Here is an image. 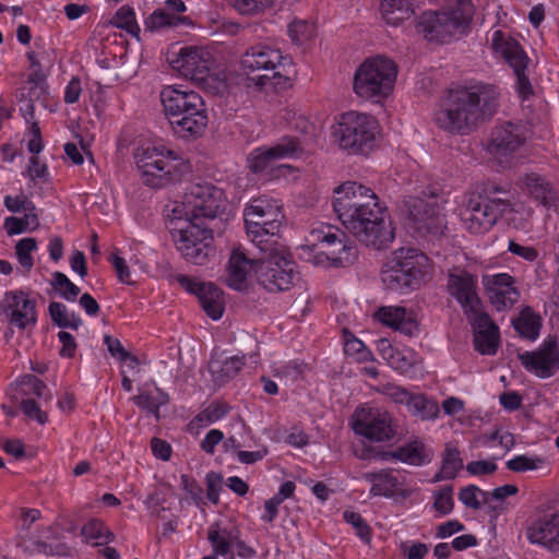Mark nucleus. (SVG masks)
Masks as SVG:
<instances>
[{
    "label": "nucleus",
    "mask_w": 559,
    "mask_h": 559,
    "mask_svg": "<svg viewBox=\"0 0 559 559\" xmlns=\"http://www.w3.org/2000/svg\"><path fill=\"white\" fill-rule=\"evenodd\" d=\"M176 281L188 293L198 297L205 313L213 320L222 318L225 309L223 292L213 283L199 282L197 278L179 274Z\"/></svg>",
    "instance_id": "nucleus-22"
},
{
    "label": "nucleus",
    "mask_w": 559,
    "mask_h": 559,
    "mask_svg": "<svg viewBox=\"0 0 559 559\" xmlns=\"http://www.w3.org/2000/svg\"><path fill=\"white\" fill-rule=\"evenodd\" d=\"M400 550L405 559H424L428 554L429 548L425 543H413L403 542L400 545Z\"/></svg>",
    "instance_id": "nucleus-58"
},
{
    "label": "nucleus",
    "mask_w": 559,
    "mask_h": 559,
    "mask_svg": "<svg viewBox=\"0 0 559 559\" xmlns=\"http://www.w3.org/2000/svg\"><path fill=\"white\" fill-rule=\"evenodd\" d=\"M135 163L143 183L152 188H163L179 181L190 171L187 160L164 146L139 150Z\"/></svg>",
    "instance_id": "nucleus-6"
},
{
    "label": "nucleus",
    "mask_w": 559,
    "mask_h": 559,
    "mask_svg": "<svg viewBox=\"0 0 559 559\" xmlns=\"http://www.w3.org/2000/svg\"><path fill=\"white\" fill-rule=\"evenodd\" d=\"M381 393L396 404H403L407 406L412 392L407 389L393 383H386L382 386Z\"/></svg>",
    "instance_id": "nucleus-55"
},
{
    "label": "nucleus",
    "mask_w": 559,
    "mask_h": 559,
    "mask_svg": "<svg viewBox=\"0 0 559 559\" xmlns=\"http://www.w3.org/2000/svg\"><path fill=\"white\" fill-rule=\"evenodd\" d=\"M397 67L393 60L377 56L365 60L356 70L354 91L364 98L388 96L394 86Z\"/></svg>",
    "instance_id": "nucleus-9"
},
{
    "label": "nucleus",
    "mask_w": 559,
    "mask_h": 559,
    "mask_svg": "<svg viewBox=\"0 0 559 559\" xmlns=\"http://www.w3.org/2000/svg\"><path fill=\"white\" fill-rule=\"evenodd\" d=\"M438 198L439 190L430 187L423 191V197H411L405 201L408 226L420 236H441L447 227Z\"/></svg>",
    "instance_id": "nucleus-13"
},
{
    "label": "nucleus",
    "mask_w": 559,
    "mask_h": 559,
    "mask_svg": "<svg viewBox=\"0 0 559 559\" xmlns=\"http://www.w3.org/2000/svg\"><path fill=\"white\" fill-rule=\"evenodd\" d=\"M22 412L29 418L35 419L38 424L45 425L48 421V415L39 408L38 403L33 399H24L21 401Z\"/></svg>",
    "instance_id": "nucleus-57"
},
{
    "label": "nucleus",
    "mask_w": 559,
    "mask_h": 559,
    "mask_svg": "<svg viewBox=\"0 0 559 559\" xmlns=\"http://www.w3.org/2000/svg\"><path fill=\"white\" fill-rule=\"evenodd\" d=\"M447 288L449 294L461 305L464 313L481 307L477 295V277L466 270L453 269L448 274Z\"/></svg>",
    "instance_id": "nucleus-24"
},
{
    "label": "nucleus",
    "mask_w": 559,
    "mask_h": 559,
    "mask_svg": "<svg viewBox=\"0 0 559 559\" xmlns=\"http://www.w3.org/2000/svg\"><path fill=\"white\" fill-rule=\"evenodd\" d=\"M527 538L555 554H559V513L545 515L527 528Z\"/></svg>",
    "instance_id": "nucleus-28"
},
{
    "label": "nucleus",
    "mask_w": 559,
    "mask_h": 559,
    "mask_svg": "<svg viewBox=\"0 0 559 559\" xmlns=\"http://www.w3.org/2000/svg\"><path fill=\"white\" fill-rule=\"evenodd\" d=\"M441 467L445 471V474L451 475L453 479L456 477L459 471L463 468V460L460 456V451L452 443L445 445Z\"/></svg>",
    "instance_id": "nucleus-45"
},
{
    "label": "nucleus",
    "mask_w": 559,
    "mask_h": 559,
    "mask_svg": "<svg viewBox=\"0 0 559 559\" xmlns=\"http://www.w3.org/2000/svg\"><path fill=\"white\" fill-rule=\"evenodd\" d=\"M251 260L247 259L243 252L236 249L231 252L228 261L227 284L229 287L241 290L246 286L248 266Z\"/></svg>",
    "instance_id": "nucleus-35"
},
{
    "label": "nucleus",
    "mask_w": 559,
    "mask_h": 559,
    "mask_svg": "<svg viewBox=\"0 0 559 559\" xmlns=\"http://www.w3.org/2000/svg\"><path fill=\"white\" fill-rule=\"evenodd\" d=\"M270 150L276 160L297 157L301 152L298 139L293 136L282 138L273 146H270Z\"/></svg>",
    "instance_id": "nucleus-41"
},
{
    "label": "nucleus",
    "mask_w": 559,
    "mask_h": 559,
    "mask_svg": "<svg viewBox=\"0 0 559 559\" xmlns=\"http://www.w3.org/2000/svg\"><path fill=\"white\" fill-rule=\"evenodd\" d=\"M36 228L38 226V217L34 212H26L23 217H7L4 228L8 235H17L24 233L28 227Z\"/></svg>",
    "instance_id": "nucleus-43"
},
{
    "label": "nucleus",
    "mask_w": 559,
    "mask_h": 559,
    "mask_svg": "<svg viewBox=\"0 0 559 559\" xmlns=\"http://www.w3.org/2000/svg\"><path fill=\"white\" fill-rule=\"evenodd\" d=\"M183 20L185 17L175 16L170 13L157 10L148 16L145 24L148 29H158L166 26H176Z\"/></svg>",
    "instance_id": "nucleus-53"
},
{
    "label": "nucleus",
    "mask_w": 559,
    "mask_h": 559,
    "mask_svg": "<svg viewBox=\"0 0 559 559\" xmlns=\"http://www.w3.org/2000/svg\"><path fill=\"white\" fill-rule=\"evenodd\" d=\"M545 464V459L540 456H526V455H518L511 460H509L506 465L507 467L516 473L527 472L540 468Z\"/></svg>",
    "instance_id": "nucleus-48"
},
{
    "label": "nucleus",
    "mask_w": 559,
    "mask_h": 559,
    "mask_svg": "<svg viewBox=\"0 0 559 559\" xmlns=\"http://www.w3.org/2000/svg\"><path fill=\"white\" fill-rule=\"evenodd\" d=\"M428 257L413 248H400L383 264L381 280L386 289L408 293L418 289L430 275Z\"/></svg>",
    "instance_id": "nucleus-4"
},
{
    "label": "nucleus",
    "mask_w": 559,
    "mask_h": 559,
    "mask_svg": "<svg viewBox=\"0 0 559 559\" xmlns=\"http://www.w3.org/2000/svg\"><path fill=\"white\" fill-rule=\"evenodd\" d=\"M81 533L85 537L86 540L104 538V542L95 543L94 546H98L102 544H108V543L112 542L115 538V535L108 530V527L100 520H97V519L90 520L82 527Z\"/></svg>",
    "instance_id": "nucleus-39"
},
{
    "label": "nucleus",
    "mask_w": 559,
    "mask_h": 559,
    "mask_svg": "<svg viewBox=\"0 0 559 559\" xmlns=\"http://www.w3.org/2000/svg\"><path fill=\"white\" fill-rule=\"evenodd\" d=\"M275 160L276 158H274L270 147L264 146L255 148L250 154L249 164L251 170L254 173H262Z\"/></svg>",
    "instance_id": "nucleus-51"
},
{
    "label": "nucleus",
    "mask_w": 559,
    "mask_h": 559,
    "mask_svg": "<svg viewBox=\"0 0 559 559\" xmlns=\"http://www.w3.org/2000/svg\"><path fill=\"white\" fill-rule=\"evenodd\" d=\"M246 355L231 356L224 360L212 358L210 360V371L216 382L224 384L235 378L245 365Z\"/></svg>",
    "instance_id": "nucleus-32"
},
{
    "label": "nucleus",
    "mask_w": 559,
    "mask_h": 559,
    "mask_svg": "<svg viewBox=\"0 0 559 559\" xmlns=\"http://www.w3.org/2000/svg\"><path fill=\"white\" fill-rule=\"evenodd\" d=\"M406 407L413 416L419 417L423 420L435 419L439 415L438 403L421 393H412Z\"/></svg>",
    "instance_id": "nucleus-37"
},
{
    "label": "nucleus",
    "mask_w": 559,
    "mask_h": 559,
    "mask_svg": "<svg viewBox=\"0 0 559 559\" xmlns=\"http://www.w3.org/2000/svg\"><path fill=\"white\" fill-rule=\"evenodd\" d=\"M484 492L476 485H469L462 488L459 492L460 501L467 508L478 510L481 507L480 501L477 499V493Z\"/></svg>",
    "instance_id": "nucleus-59"
},
{
    "label": "nucleus",
    "mask_w": 559,
    "mask_h": 559,
    "mask_svg": "<svg viewBox=\"0 0 559 559\" xmlns=\"http://www.w3.org/2000/svg\"><path fill=\"white\" fill-rule=\"evenodd\" d=\"M186 226L173 228L171 236L182 258L197 265L204 264L214 254L212 246L214 234L221 235L223 229L203 223L185 221Z\"/></svg>",
    "instance_id": "nucleus-12"
},
{
    "label": "nucleus",
    "mask_w": 559,
    "mask_h": 559,
    "mask_svg": "<svg viewBox=\"0 0 559 559\" xmlns=\"http://www.w3.org/2000/svg\"><path fill=\"white\" fill-rule=\"evenodd\" d=\"M378 205H381L378 195L370 188L356 181L344 182L334 190L333 210L338 219Z\"/></svg>",
    "instance_id": "nucleus-19"
},
{
    "label": "nucleus",
    "mask_w": 559,
    "mask_h": 559,
    "mask_svg": "<svg viewBox=\"0 0 559 559\" xmlns=\"http://www.w3.org/2000/svg\"><path fill=\"white\" fill-rule=\"evenodd\" d=\"M284 214L277 201L260 197L253 199L243 211L247 235L260 250L263 247H278L276 237L280 234Z\"/></svg>",
    "instance_id": "nucleus-8"
},
{
    "label": "nucleus",
    "mask_w": 559,
    "mask_h": 559,
    "mask_svg": "<svg viewBox=\"0 0 559 559\" xmlns=\"http://www.w3.org/2000/svg\"><path fill=\"white\" fill-rule=\"evenodd\" d=\"M512 324L523 338L535 341L539 336L542 328L540 317L530 307L522 310L520 316L512 321Z\"/></svg>",
    "instance_id": "nucleus-36"
},
{
    "label": "nucleus",
    "mask_w": 559,
    "mask_h": 559,
    "mask_svg": "<svg viewBox=\"0 0 559 559\" xmlns=\"http://www.w3.org/2000/svg\"><path fill=\"white\" fill-rule=\"evenodd\" d=\"M378 320L394 330H397L405 335L412 336L418 331V323L412 317V313L404 307L386 306L381 307L376 313Z\"/></svg>",
    "instance_id": "nucleus-30"
},
{
    "label": "nucleus",
    "mask_w": 559,
    "mask_h": 559,
    "mask_svg": "<svg viewBox=\"0 0 559 559\" xmlns=\"http://www.w3.org/2000/svg\"><path fill=\"white\" fill-rule=\"evenodd\" d=\"M260 251L265 255L258 260V282L271 293L290 289L299 280L296 263L278 247H263Z\"/></svg>",
    "instance_id": "nucleus-10"
},
{
    "label": "nucleus",
    "mask_w": 559,
    "mask_h": 559,
    "mask_svg": "<svg viewBox=\"0 0 559 559\" xmlns=\"http://www.w3.org/2000/svg\"><path fill=\"white\" fill-rule=\"evenodd\" d=\"M112 24L118 28L126 29L134 36H138L140 33V27L135 21L134 10L129 5H123L116 12L112 19Z\"/></svg>",
    "instance_id": "nucleus-44"
},
{
    "label": "nucleus",
    "mask_w": 559,
    "mask_h": 559,
    "mask_svg": "<svg viewBox=\"0 0 559 559\" xmlns=\"http://www.w3.org/2000/svg\"><path fill=\"white\" fill-rule=\"evenodd\" d=\"M499 107V91L479 83L450 90L433 114L437 127L451 135H468L489 121Z\"/></svg>",
    "instance_id": "nucleus-1"
},
{
    "label": "nucleus",
    "mask_w": 559,
    "mask_h": 559,
    "mask_svg": "<svg viewBox=\"0 0 559 559\" xmlns=\"http://www.w3.org/2000/svg\"><path fill=\"white\" fill-rule=\"evenodd\" d=\"M433 508L441 515H447L453 511V486H445L433 493Z\"/></svg>",
    "instance_id": "nucleus-50"
},
{
    "label": "nucleus",
    "mask_w": 559,
    "mask_h": 559,
    "mask_svg": "<svg viewBox=\"0 0 559 559\" xmlns=\"http://www.w3.org/2000/svg\"><path fill=\"white\" fill-rule=\"evenodd\" d=\"M4 301L7 302L4 313L11 325L22 330L28 325H35L36 304L24 292L7 293Z\"/></svg>",
    "instance_id": "nucleus-27"
},
{
    "label": "nucleus",
    "mask_w": 559,
    "mask_h": 559,
    "mask_svg": "<svg viewBox=\"0 0 559 559\" xmlns=\"http://www.w3.org/2000/svg\"><path fill=\"white\" fill-rule=\"evenodd\" d=\"M491 47L495 52L499 53L513 69V73L516 76V91L519 96L522 99H528L534 94L533 86L525 73L530 58L520 43L507 36L502 31L497 29L492 34Z\"/></svg>",
    "instance_id": "nucleus-16"
},
{
    "label": "nucleus",
    "mask_w": 559,
    "mask_h": 559,
    "mask_svg": "<svg viewBox=\"0 0 559 559\" xmlns=\"http://www.w3.org/2000/svg\"><path fill=\"white\" fill-rule=\"evenodd\" d=\"M525 186L532 198L545 207H551L557 204V192L545 177L535 173L528 174L525 178Z\"/></svg>",
    "instance_id": "nucleus-31"
},
{
    "label": "nucleus",
    "mask_w": 559,
    "mask_h": 559,
    "mask_svg": "<svg viewBox=\"0 0 559 559\" xmlns=\"http://www.w3.org/2000/svg\"><path fill=\"white\" fill-rule=\"evenodd\" d=\"M524 369L540 379H547L559 371V344L557 337L548 336L538 348L519 353Z\"/></svg>",
    "instance_id": "nucleus-21"
},
{
    "label": "nucleus",
    "mask_w": 559,
    "mask_h": 559,
    "mask_svg": "<svg viewBox=\"0 0 559 559\" xmlns=\"http://www.w3.org/2000/svg\"><path fill=\"white\" fill-rule=\"evenodd\" d=\"M312 237L320 248L313 257V263L322 266H348L358 255L357 246L348 239L346 234L336 227L328 226L312 231Z\"/></svg>",
    "instance_id": "nucleus-14"
},
{
    "label": "nucleus",
    "mask_w": 559,
    "mask_h": 559,
    "mask_svg": "<svg viewBox=\"0 0 559 559\" xmlns=\"http://www.w3.org/2000/svg\"><path fill=\"white\" fill-rule=\"evenodd\" d=\"M171 67L183 78L203 84L207 81L214 67L210 51L198 47H183L169 59Z\"/></svg>",
    "instance_id": "nucleus-20"
},
{
    "label": "nucleus",
    "mask_w": 559,
    "mask_h": 559,
    "mask_svg": "<svg viewBox=\"0 0 559 559\" xmlns=\"http://www.w3.org/2000/svg\"><path fill=\"white\" fill-rule=\"evenodd\" d=\"M234 8L245 15H257L263 13L275 3V0H230Z\"/></svg>",
    "instance_id": "nucleus-47"
},
{
    "label": "nucleus",
    "mask_w": 559,
    "mask_h": 559,
    "mask_svg": "<svg viewBox=\"0 0 559 559\" xmlns=\"http://www.w3.org/2000/svg\"><path fill=\"white\" fill-rule=\"evenodd\" d=\"M104 343L107 345V349L111 356L118 357V359L121 361L129 360L132 368L140 365L139 358L132 355L130 352L126 350L118 338L110 335H105Z\"/></svg>",
    "instance_id": "nucleus-49"
},
{
    "label": "nucleus",
    "mask_w": 559,
    "mask_h": 559,
    "mask_svg": "<svg viewBox=\"0 0 559 559\" xmlns=\"http://www.w3.org/2000/svg\"><path fill=\"white\" fill-rule=\"evenodd\" d=\"M512 205L509 199L471 198L462 211L464 227L472 234L488 231L499 217Z\"/></svg>",
    "instance_id": "nucleus-18"
},
{
    "label": "nucleus",
    "mask_w": 559,
    "mask_h": 559,
    "mask_svg": "<svg viewBox=\"0 0 559 559\" xmlns=\"http://www.w3.org/2000/svg\"><path fill=\"white\" fill-rule=\"evenodd\" d=\"M343 516L344 520L356 530V534L364 542L369 543L371 540V530L359 513L345 511Z\"/></svg>",
    "instance_id": "nucleus-54"
},
{
    "label": "nucleus",
    "mask_w": 559,
    "mask_h": 559,
    "mask_svg": "<svg viewBox=\"0 0 559 559\" xmlns=\"http://www.w3.org/2000/svg\"><path fill=\"white\" fill-rule=\"evenodd\" d=\"M353 428L356 433L376 442L391 440L396 433L391 415L379 411L357 413Z\"/></svg>",
    "instance_id": "nucleus-25"
},
{
    "label": "nucleus",
    "mask_w": 559,
    "mask_h": 559,
    "mask_svg": "<svg viewBox=\"0 0 559 559\" xmlns=\"http://www.w3.org/2000/svg\"><path fill=\"white\" fill-rule=\"evenodd\" d=\"M484 286L488 298L497 311L511 309L520 299V292L515 280L507 274L499 273L484 276Z\"/></svg>",
    "instance_id": "nucleus-26"
},
{
    "label": "nucleus",
    "mask_w": 559,
    "mask_h": 559,
    "mask_svg": "<svg viewBox=\"0 0 559 559\" xmlns=\"http://www.w3.org/2000/svg\"><path fill=\"white\" fill-rule=\"evenodd\" d=\"M333 133L342 148L366 154L373 147L378 122L370 115L348 111L341 116Z\"/></svg>",
    "instance_id": "nucleus-11"
},
{
    "label": "nucleus",
    "mask_w": 559,
    "mask_h": 559,
    "mask_svg": "<svg viewBox=\"0 0 559 559\" xmlns=\"http://www.w3.org/2000/svg\"><path fill=\"white\" fill-rule=\"evenodd\" d=\"M468 25L469 17L462 9L428 11L417 19L416 31L428 41L444 44L450 43L456 34L465 33Z\"/></svg>",
    "instance_id": "nucleus-15"
},
{
    "label": "nucleus",
    "mask_w": 559,
    "mask_h": 559,
    "mask_svg": "<svg viewBox=\"0 0 559 559\" xmlns=\"http://www.w3.org/2000/svg\"><path fill=\"white\" fill-rule=\"evenodd\" d=\"M379 455L381 460H399L414 466H421L431 461V453L427 450L425 443L418 439H414L394 451H383Z\"/></svg>",
    "instance_id": "nucleus-29"
},
{
    "label": "nucleus",
    "mask_w": 559,
    "mask_h": 559,
    "mask_svg": "<svg viewBox=\"0 0 559 559\" xmlns=\"http://www.w3.org/2000/svg\"><path fill=\"white\" fill-rule=\"evenodd\" d=\"M380 11L386 24L392 26H399L414 14L411 0H382Z\"/></svg>",
    "instance_id": "nucleus-34"
},
{
    "label": "nucleus",
    "mask_w": 559,
    "mask_h": 559,
    "mask_svg": "<svg viewBox=\"0 0 559 559\" xmlns=\"http://www.w3.org/2000/svg\"><path fill=\"white\" fill-rule=\"evenodd\" d=\"M226 199L222 189L212 183H194L186 192L182 204L173 209L174 219L199 222L224 229L221 215L224 213Z\"/></svg>",
    "instance_id": "nucleus-5"
},
{
    "label": "nucleus",
    "mask_w": 559,
    "mask_h": 559,
    "mask_svg": "<svg viewBox=\"0 0 559 559\" xmlns=\"http://www.w3.org/2000/svg\"><path fill=\"white\" fill-rule=\"evenodd\" d=\"M48 310L53 324L61 329L78 330L83 323L78 313L70 312L67 306L61 302L51 301Z\"/></svg>",
    "instance_id": "nucleus-38"
},
{
    "label": "nucleus",
    "mask_w": 559,
    "mask_h": 559,
    "mask_svg": "<svg viewBox=\"0 0 559 559\" xmlns=\"http://www.w3.org/2000/svg\"><path fill=\"white\" fill-rule=\"evenodd\" d=\"M474 332L475 349L481 355H495L499 347L500 333L498 325L488 313L483 311V306L475 311L464 313Z\"/></svg>",
    "instance_id": "nucleus-23"
},
{
    "label": "nucleus",
    "mask_w": 559,
    "mask_h": 559,
    "mask_svg": "<svg viewBox=\"0 0 559 559\" xmlns=\"http://www.w3.org/2000/svg\"><path fill=\"white\" fill-rule=\"evenodd\" d=\"M243 72L257 85L285 88L295 74L292 60L284 57L280 49L258 44L242 55L240 60Z\"/></svg>",
    "instance_id": "nucleus-3"
},
{
    "label": "nucleus",
    "mask_w": 559,
    "mask_h": 559,
    "mask_svg": "<svg viewBox=\"0 0 559 559\" xmlns=\"http://www.w3.org/2000/svg\"><path fill=\"white\" fill-rule=\"evenodd\" d=\"M340 221L357 241L374 250L386 249L395 238V228L386 206L382 204Z\"/></svg>",
    "instance_id": "nucleus-7"
},
{
    "label": "nucleus",
    "mask_w": 559,
    "mask_h": 559,
    "mask_svg": "<svg viewBox=\"0 0 559 559\" xmlns=\"http://www.w3.org/2000/svg\"><path fill=\"white\" fill-rule=\"evenodd\" d=\"M525 128L521 123L506 121L495 126L486 144V152L502 167L511 164L515 153L525 143Z\"/></svg>",
    "instance_id": "nucleus-17"
},
{
    "label": "nucleus",
    "mask_w": 559,
    "mask_h": 559,
    "mask_svg": "<svg viewBox=\"0 0 559 559\" xmlns=\"http://www.w3.org/2000/svg\"><path fill=\"white\" fill-rule=\"evenodd\" d=\"M4 205L12 213H16L22 210L25 212H34L35 211L34 203L32 201L27 200L26 198H20V197L12 198L10 195L5 197Z\"/></svg>",
    "instance_id": "nucleus-60"
},
{
    "label": "nucleus",
    "mask_w": 559,
    "mask_h": 559,
    "mask_svg": "<svg viewBox=\"0 0 559 559\" xmlns=\"http://www.w3.org/2000/svg\"><path fill=\"white\" fill-rule=\"evenodd\" d=\"M230 407L226 403L213 402L199 413L191 424L198 423L199 426H207L225 417Z\"/></svg>",
    "instance_id": "nucleus-40"
},
{
    "label": "nucleus",
    "mask_w": 559,
    "mask_h": 559,
    "mask_svg": "<svg viewBox=\"0 0 559 559\" xmlns=\"http://www.w3.org/2000/svg\"><path fill=\"white\" fill-rule=\"evenodd\" d=\"M132 401L136 406L152 413L157 419L159 418V411L155 399L150 393L141 392L140 394L135 395Z\"/></svg>",
    "instance_id": "nucleus-61"
},
{
    "label": "nucleus",
    "mask_w": 559,
    "mask_h": 559,
    "mask_svg": "<svg viewBox=\"0 0 559 559\" xmlns=\"http://www.w3.org/2000/svg\"><path fill=\"white\" fill-rule=\"evenodd\" d=\"M36 239L31 237L21 239L15 246L17 261L26 272H29L34 265V260L31 253L36 250Z\"/></svg>",
    "instance_id": "nucleus-46"
},
{
    "label": "nucleus",
    "mask_w": 559,
    "mask_h": 559,
    "mask_svg": "<svg viewBox=\"0 0 559 559\" xmlns=\"http://www.w3.org/2000/svg\"><path fill=\"white\" fill-rule=\"evenodd\" d=\"M497 468V464L490 461H472L466 465V471L471 475H489L496 472Z\"/></svg>",
    "instance_id": "nucleus-62"
},
{
    "label": "nucleus",
    "mask_w": 559,
    "mask_h": 559,
    "mask_svg": "<svg viewBox=\"0 0 559 559\" xmlns=\"http://www.w3.org/2000/svg\"><path fill=\"white\" fill-rule=\"evenodd\" d=\"M508 249L511 253L519 255L530 262L535 261L538 257V251L534 247L522 246L514 240L509 241Z\"/></svg>",
    "instance_id": "nucleus-63"
},
{
    "label": "nucleus",
    "mask_w": 559,
    "mask_h": 559,
    "mask_svg": "<svg viewBox=\"0 0 559 559\" xmlns=\"http://www.w3.org/2000/svg\"><path fill=\"white\" fill-rule=\"evenodd\" d=\"M207 539L213 547L215 555L227 556L230 552L231 544L221 536V525L218 522L213 523L207 532Z\"/></svg>",
    "instance_id": "nucleus-52"
},
{
    "label": "nucleus",
    "mask_w": 559,
    "mask_h": 559,
    "mask_svg": "<svg viewBox=\"0 0 559 559\" xmlns=\"http://www.w3.org/2000/svg\"><path fill=\"white\" fill-rule=\"evenodd\" d=\"M362 478L371 483L370 493L374 497L383 496L391 498L394 496V490L399 486V479L393 475L391 469L365 473Z\"/></svg>",
    "instance_id": "nucleus-33"
},
{
    "label": "nucleus",
    "mask_w": 559,
    "mask_h": 559,
    "mask_svg": "<svg viewBox=\"0 0 559 559\" xmlns=\"http://www.w3.org/2000/svg\"><path fill=\"white\" fill-rule=\"evenodd\" d=\"M164 112L173 131L182 139H197L209 122L203 98L194 91L165 86L160 92Z\"/></svg>",
    "instance_id": "nucleus-2"
},
{
    "label": "nucleus",
    "mask_w": 559,
    "mask_h": 559,
    "mask_svg": "<svg viewBox=\"0 0 559 559\" xmlns=\"http://www.w3.org/2000/svg\"><path fill=\"white\" fill-rule=\"evenodd\" d=\"M51 286L63 299L68 301H74L80 294V287L73 284L66 274L59 271L52 274Z\"/></svg>",
    "instance_id": "nucleus-42"
},
{
    "label": "nucleus",
    "mask_w": 559,
    "mask_h": 559,
    "mask_svg": "<svg viewBox=\"0 0 559 559\" xmlns=\"http://www.w3.org/2000/svg\"><path fill=\"white\" fill-rule=\"evenodd\" d=\"M109 260L111 261V263L116 270L119 281L121 283H124L128 285L131 284L132 282H131V276H130V270L126 263V260L123 258L117 255L116 253H112L110 255Z\"/></svg>",
    "instance_id": "nucleus-64"
},
{
    "label": "nucleus",
    "mask_w": 559,
    "mask_h": 559,
    "mask_svg": "<svg viewBox=\"0 0 559 559\" xmlns=\"http://www.w3.org/2000/svg\"><path fill=\"white\" fill-rule=\"evenodd\" d=\"M20 385L24 395L34 394L37 397H41L46 389L45 382L34 374L24 376L20 381Z\"/></svg>",
    "instance_id": "nucleus-56"
}]
</instances>
